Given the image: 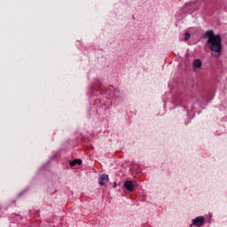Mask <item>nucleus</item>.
I'll list each match as a JSON object with an SVG mask.
<instances>
[{
	"label": "nucleus",
	"mask_w": 227,
	"mask_h": 227,
	"mask_svg": "<svg viewBox=\"0 0 227 227\" xmlns=\"http://www.w3.org/2000/svg\"><path fill=\"white\" fill-rule=\"evenodd\" d=\"M204 38H207V45L208 49L213 52H216V58H220L221 52H223L221 35H215L214 30H207L204 35Z\"/></svg>",
	"instance_id": "1"
},
{
	"label": "nucleus",
	"mask_w": 227,
	"mask_h": 227,
	"mask_svg": "<svg viewBox=\"0 0 227 227\" xmlns=\"http://www.w3.org/2000/svg\"><path fill=\"white\" fill-rule=\"evenodd\" d=\"M204 223H205V217L203 216H198L192 220V224L194 226H203Z\"/></svg>",
	"instance_id": "2"
},
{
	"label": "nucleus",
	"mask_w": 227,
	"mask_h": 227,
	"mask_svg": "<svg viewBox=\"0 0 227 227\" xmlns=\"http://www.w3.org/2000/svg\"><path fill=\"white\" fill-rule=\"evenodd\" d=\"M109 182V176L108 175H101L98 177V184L99 185H106Z\"/></svg>",
	"instance_id": "3"
},
{
	"label": "nucleus",
	"mask_w": 227,
	"mask_h": 227,
	"mask_svg": "<svg viewBox=\"0 0 227 227\" xmlns=\"http://www.w3.org/2000/svg\"><path fill=\"white\" fill-rule=\"evenodd\" d=\"M124 187L127 191L132 192L134 191V183L132 181H126L124 182Z\"/></svg>",
	"instance_id": "4"
},
{
	"label": "nucleus",
	"mask_w": 227,
	"mask_h": 227,
	"mask_svg": "<svg viewBox=\"0 0 227 227\" xmlns=\"http://www.w3.org/2000/svg\"><path fill=\"white\" fill-rule=\"evenodd\" d=\"M77 164L78 166H81V164H82V160L76 159L70 162L71 167L77 166Z\"/></svg>",
	"instance_id": "5"
},
{
	"label": "nucleus",
	"mask_w": 227,
	"mask_h": 227,
	"mask_svg": "<svg viewBox=\"0 0 227 227\" xmlns=\"http://www.w3.org/2000/svg\"><path fill=\"white\" fill-rule=\"evenodd\" d=\"M193 67L194 68H201V60L200 59L194 60Z\"/></svg>",
	"instance_id": "6"
},
{
	"label": "nucleus",
	"mask_w": 227,
	"mask_h": 227,
	"mask_svg": "<svg viewBox=\"0 0 227 227\" xmlns=\"http://www.w3.org/2000/svg\"><path fill=\"white\" fill-rule=\"evenodd\" d=\"M189 38H191V34H189V32H186L184 34V40H185V42H188Z\"/></svg>",
	"instance_id": "7"
},
{
	"label": "nucleus",
	"mask_w": 227,
	"mask_h": 227,
	"mask_svg": "<svg viewBox=\"0 0 227 227\" xmlns=\"http://www.w3.org/2000/svg\"><path fill=\"white\" fill-rule=\"evenodd\" d=\"M114 187H116V184H114Z\"/></svg>",
	"instance_id": "8"
}]
</instances>
